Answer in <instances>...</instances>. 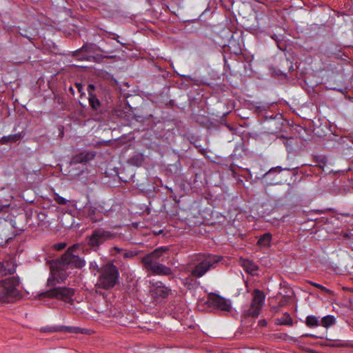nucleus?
<instances>
[{
    "instance_id": "obj_6",
    "label": "nucleus",
    "mask_w": 353,
    "mask_h": 353,
    "mask_svg": "<svg viewBox=\"0 0 353 353\" xmlns=\"http://www.w3.org/2000/svg\"><path fill=\"white\" fill-rule=\"evenodd\" d=\"M206 303L210 307L224 312H230L232 308L231 302L229 300L214 293L208 296Z\"/></svg>"
},
{
    "instance_id": "obj_31",
    "label": "nucleus",
    "mask_w": 353,
    "mask_h": 353,
    "mask_svg": "<svg viewBox=\"0 0 353 353\" xmlns=\"http://www.w3.org/2000/svg\"><path fill=\"white\" fill-rule=\"evenodd\" d=\"M54 200L59 205H65L67 203V200L59 194H55Z\"/></svg>"
},
{
    "instance_id": "obj_13",
    "label": "nucleus",
    "mask_w": 353,
    "mask_h": 353,
    "mask_svg": "<svg viewBox=\"0 0 353 353\" xmlns=\"http://www.w3.org/2000/svg\"><path fill=\"white\" fill-rule=\"evenodd\" d=\"M16 271V267L12 262L6 261V263L0 261V275L6 276L12 274Z\"/></svg>"
},
{
    "instance_id": "obj_23",
    "label": "nucleus",
    "mask_w": 353,
    "mask_h": 353,
    "mask_svg": "<svg viewBox=\"0 0 353 353\" xmlns=\"http://www.w3.org/2000/svg\"><path fill=\"white\" fill-rule=\"evenodd\" d=\"M335 323V319L332 316H324L321 319V325L325 327H328L329 326H331L334 325Z\"/></svg>"
},
{
    "instance_id": "obj_10",
    "label": "nucleus",
    "mask_w": 353,
    "mask_h": 353,
    "mask_svg": "<svg viewBox=\"0 0 353 353\" xmlns=\"http://www.w3.org/2000/svg\"><path fill=\"white\" fill-rule=\"evenodd\" d=\"M65 267L63 266V263L59 260L57 261L55 267H52V279L48 280V286L54 285L55 280L57 283H61L65 281L68 276L67 273L64 271Z\"/></svg>"
},
{
    "instance_id": "obj_34",
    "label": "nucleus",
    "mask_w": 353,
    "mask_h": 353,
    "mask_svg": "<svg viewBox=\"0 0 353 353\" xmlns=\"http://www.w3.org/2000/svg\"><path fill=\"white\" fill-rule=\"evenodd\" d=\"M66 243L63 242L54 245L53 248L56 250H61L64 249L66 247Z\"/></svg>"
},
{
    "instance_id": "obj_8",
    "label": "nucleus",
    "mask_w": 353,
    "mask_h": 353,
    "mask_svg": "<svg viewBox=\"0 0 353 353\" xmlns=\"http://www.w3.org/2000/svg\"><path fill=\"white\" fill-rule=\"evenodd\" d=\"M96 156L94 151L83 150L72 156L70 165V166L75 165L77 164L87 165L92 161Z\"/></svg>"
},
{
    "instance_id": "obj_40",
    "label": "nucleus",
    "mask_w": 353,
    "mask_h": 353,
    "mask_svg": "<svg viewBox=\"0 0 353 353\" xmlns=\"http://www.w3.org/2000/svg\"><path fill=\"white\" fill-rule=\"evenodd\" d=\"M286 304H287V301L286 300H281V301H279L278 305L280 307H282L285 306Z\"/></svg>"
},
{
    "instance_id": "obj_24",
    "label": "nucleus",
    "mask_w": 353,
    "mask_h": 353,
    "mask_svg": "<svg viewBox=\"0 0 353 353\" xmlns=\"http://www.w3.org/2000/svg\"><path fill=\"white\" fill-rule=\"evenodd\" d=\"M305 323L308 327H315L320 325L318 318L314 316H307Z\"/></svg>"
},
{
    "instance_id": "obj_18",
    "label": "nucleus",
    "mask_w": 353,
    "mask_h": 353,
    "mask_svg": "<svg viewBox=\"0 0 353 353\" xmlns=\"http://www.w3.org/2000/svg\"><path fill=\"white\" fill-rule=\"evenodd\" d=\"M21 139V133H17L14 134H10L8 136H3L0 139V143L6 144L9 142H16Z\"/></svg>"
},
{
    "instance_id": "obj_38",
    "label": "nucleus",
    "mask_w": 353,
    "mask_h": 353,
    "mask_svg": "<svg viewBox=\"0 0 353 353\" xmlns=\"http://www.w3.org/2000/svg\"><path fill=\"white\" fill-rule=\"evenodd\" d=\"M90 270H97L98 272H100V270L99 268V266H98V265L97 264V263L95 261L90 262Z\"/></svg>"
},
{
    "instance_id": "obj_35",
    "label": "nucleus",
    "mask_w": 353,
    "mask_h": 353,
    "mask_svg": "<svg viewBox=\"0 0 353 353\" xmlns=\"http://www.w3.org/2000/svg\"><path fill=\"white\" fill-rule=\"evenodd\" d=\"M268 108H269V106L268 105H257L256 107V110L259 112H262L265 111L267 109H268Z\"/></svg>"
},
{
    "instance_id": "obj_39",
    "label": "nucleus",
    "mask_w": 353,
    "mask_h": 353,
    "mask_svg": "<svg viewBox=\"0 0 353 353\" xmlns=\"http://www.w3.org/2000/svg\"><path fill=\"white\" fill-rule=\"evenodd\" d=\"M95 87L94 85L92 84H90L88 87V94H90V93H92V92L94 90Z\"/></svg>"
},
{
    "instance_id": "obj_9",
    "label": "nucleus",
    "mask_w": 353,
    "mask_h": 353,
    "mask_svg": "<svg viewBox=\"0 0 353 353\" xmlns=\"http://www.w3.org/2000/svg\"><path fill=\"white\" fill-rule=\"evenodd\" d=\"M2 288L5 290L8 299L17 295V286L19 285V279L16 276L9 277L0 281Z\"/></svg>"
},
{
    "instance_id": "obj_29",
    "label": "nucleus",
    "mask_w": 353,
    "mask_h": 353,
    "mask_svg": "<svg viewBox=\"0 0 353 353\" xmlns=\"http://www.w3.org/2000/svg\"><path fill=\"white\" fill-rule=\"evenodd\" d=\"M138 254V252L132 250H123V256L125 259H131Z\"/></svg>"
},
{
    "instance_id": "obj_20",
    "label": "nucleus",
    "mask_w": 353,
    "mask_h": 353,
    "mask_svg": "<svg viewBox=\"0 0 353 353\" xmlns=\"http://www.w3.org/2000/svg\"><path fill=\"white\" fill-rule=\"evenodd\" d=\"M90 48V46L88 45H84L80 49L76 50L73 53V56L78 57L79 60H88L87 55H81L82 52H88L89 49Z\"/></svg>"
},
{
    "instance_id": "obj_22",
    "label": "nucleus",
    "mask_w": 353,
    "mask_h": 353,
    "mask_svg": "<svg viewBox=\"0 0 353 353\" xmlns=\"http://www.w3.org/2000/svg\"><path fill=\"white\" fill-rule=\"evenodd\" d=\"M88 101L91 108L94 110H97L101 105L100 101L98 99L96 95L92 93H90Z\"/></svg>"
},
{
    "instance_id": "obj_45",
    "label": "nucleus",
    "mask_w": 353,
    "mask_h": 353,
    "mask_svg": "<svg viewBox=\"0 0 353 353\" xmlns=\"http://www.w3.org/2000/svg\"><path fill=\"white\" fill-rule=\"evenodd\" d=\"M262 324H263V325H265L266 324L265 321H263L262 322Z\"/></svg>"
},
{
    "instance_id": "obj_44",
    "label": "nucleus",
    "mask_w": 353,
    "mask_h": 353,
    "mask_svg": "<svg viewBox=\"0 0 353 353\" xmlns=\"http://www.w3.org/2000/svg\"><path fill=\"white\" fill-rule=\"evenodd\" d=\"M305 336H310V337H316L314 335H313V334H305Z\"/></svg>"
},
{
    "instance_id": "obj_12",
    "label": "nucleus",
    "mask_w": 353,
    "mask_h": 353,
    "mask_svg": "<svg viewBox=\"0 0 353 353\" xmlns=\"http://www.w3.org/2000/svg\"><path fill=\"white\" fill-rule=\"evenodd\" d=\"M144 268L155 275L170 276L172 274L170 268L159 262L143 265Z\"/></svg>"
},
{
    "instance_id": "obj_30",
    "label": "nucleus",
    "mask_w": 353,
    "mask_h": 353,
    "mask_svg": "<svg viewBox=\"0 0 353 353\" xmlns=\"http://www.w3.org/2000/svg\"><path fill=\"white\" fill-rule=\"evenodd\" d=\"M57 330V326L56 327H50L46 326L41 328V331L43 332H59Z\"/></svg>"
},
{
    "instance_id": "obj_25",
    "label": "nucleus",
    "mask_w": 353,
    "mask_h": 353,
    "mask_svg": "<svg viewBox=\"0 0 353 353\" xmlns=\"http://www.w3.org/2000/svg\"><path fill=\"white\" fill-rule=\"evenodd\" d=\"M243 265L245 266L246 271L250 273H252L258 270L257 265L248 260L244 261Z\"/></svg>"
},
{
    "instance_id": "obj_17",
    "label": "nucleus",
    "mask_w": 353,
    "mask_h": 353,
    "mask_svg": "<svg viewBox=\"0 0 353 353\" xmlns=\"http://www.w3.org/2000/svg\"><path fill=\"white\" fill-rule=\"evenodd\" d=\"M275 323L280 325L292 326L293 325V320L288 312H285L281 318L275 320Z\"/></svg>"
},
{
    "instance_id": "obj_37",
    "label": "nucleus",
    "mask_w": 353,
    "mask_h": 353,
    "mask_svg": "<svg viewBox=\"0 0 353 353\" xmlns=\"http://www.w3.org/2000/svg\"><path fill=\"white\" fill-rule=\"evenodd\" d=\"M73 333H81V334H85L87 333V330L85 329H82L79 327H73Z\"/></svg>"
},
{
    "instance_id": "obj_2",
    "label": "nucleus",
    "mask_w": 353,
    "mask_h": 353,
    "mask_svg": "<svg viewBox=\"0 0 353 353\" xmlns=\"http://www.w3.org/2000/svg\"><path fill=\"white\" fill-rule=\"evenodd\" d=\"M200 261L197 265L191 271V275L196 278L203 276L210 268L218 263L221 257L217 255H201L198 256Z\"/></svg>"
},
{
    "instance_id": "obj_41",
    "label": "nucleus",
    "mask_w": 353,
    "mask_h": 353,
    "mask_svg": "<svg viewBox=\"0 0 353 353\" xmlns=\"http://www.w3.org/2000/svg\"><path fill=\"white\" fill-rule=\"evenodd\" d=\"M21 35L23 37L28 39L29 40L32 39L31 35H29L26 32H21Z\"/></svg>"
},
{
    "instance_id": "obj_26",
    "label": "nucleus",
    "mask_w": 353,
    "mask_h": 353,
    "mask_svg": "<svg viewBox=\"0 0 353 353\" xmlns=\"http://www.w3.org/2000/svg\"><path fill=\"white\" fill-rule=\"evenodd\" d=\"M326 345L329 347H345L347 345V343L340 340H330Z\"/></svg>"
},
{
    "instance_id": "obj_16",
    "label": "nucleus",
    "mask_w": 353,
    "mask_h": 353,
    "mask_svg": "<svg viewBox=\"0 0 353 353\" xmlns=\"http://www.w3.org/2000/svg\"><path fill=\"white\" fill-rule=\"evenodd\" d=\"M271 241L272 234L270 232H266L259 237L257 245L260 247L268 248L270 246Z\"/></svg>"
},
{
    "instance_id": "obj_36",
    "label": "nucleus",
    "mask_w": 353,
    "mask_h": 353,
    "mask_svg": "<svg viewBox=\"0 0 353 353\" xmlns=\"http://www.w3.org/2000/svg\"><path fill=\"white\" fill-rule=\"evenodd\" d=\"M79 248V245L74 244L70 248H68V250L65 252H69V254H73L74 252L76 251V250Z\"/></svg>"
},
{
    "instance_id": "obj_1",
    "label": "nucleus",
    "mask_w": 353,
    "mask_h": 353,
    "mask_svg": "<svg viewBox=\"0 0 353 353\" xmlns=\"http://www.w3.org/2000/svg\"><path fill=\"white\" fill-rule=\"evenodd\" d=\"M119 273L118 268L112 263H108L100 269V274L95 288L110 290L114 288L118 281Z\"/></svg>"
},
{
    "instance_id": "obj_21",
    "label": "nucleus",
    "mask_w": 353,
    "mask_h": 353,
    "mask_svg": "<svg viewBox=\"0 0 353 353\" xmlns=\"http://www.w3.org/2000/svg\"><path fill=\"white\" fill-rule=\"evenodd\" d=\"M144 161V157L142 154H137L129 159V163L134 166H140Z\"/></svg>"
},
{
    "instance_id": "obj_15",
    "label": "nucleus",
    "mask_w": 353,
    "mask_h": 353,
    "mask_svg": "<svg viewBox=\"0 0 353 353\" xmlns=\"http://www.w3.org/2000/svg\"><path fill=\"white\" fill-rule=\"evenodd\" d=\"M283 170V169L279 167V166H277V167H275V168H272L271 169H270L268 172H266L263 175V177L262 179H265V182L268 185H277L279 184V181H268V179L269 177H271V174H274L276 173H280L281 171Z\"/></svg>"
},
{
    "instance_id": "obj_11",
    "label": "nucleus",
    "mask_w": 353,
    "mask_h": 353,
    "mask_svg": "<svg viewBox=\"0 0 353 353\" xmlns=\"http://www.w3.org/2000/svg\"><path fill=\"white\" fill-rule=\"evenodd\" d=\"M168 251V248L166 246L157 248L143 256L141 259V262L143 265L157 263L161 259V257Z\"/></svg>"
},
{
    "instance_id": "obj_4",
    "label": "nucleus",
    "mask_w": 353,
    "mask_h": 353,
    "mask_svg": "<svg viewBox=\"0 0 353 353\" xmlns=\"http://www.w3.org/2000/svg\"><path fill=\"white\" fill-rule=\"evenodd\" d=\"M74 294V290L72 288L65 287L53 288L40 294L39 299L50 298L57 299L67 303L72 301V297Z\"/></svg>"
},
{
    "instance_id": "obj_3",
    "label": "nucleus",
    "mask_w": 353,
    "mask_h": 353,
    "mask_svg": "<svg viewBox=\"0 0 353 353\" xmlns=\"http://www.w3.org/2000/svg\"><path fill=\"white\" fill-rule=\"evenodd\" d=\"M114 237L115 234L112 232L103 228H97L92 231L90 235L87 236L85 239L87 244L96 250L105 241L113 239Z\"/></svg>"
},
{
    "instance_id": "obj_46",
    "label": "nucleus",
    "mask_w": 353,
    "mask_h": 353,
    "mask_svg": "<svg viewBox=\"0 0 353 353\" xmlns=\"http://www.w3.org/2000/svg\"><path fill=\"white\" fill-rule=\"evenodd\" d=\"M274 174H271V176H273ZM271 179H274V177H270Z\"/></svg>"
},
{
    "instance_id": "obj_32",
    "label": "nucleus",
    "mask_w": 353,
    "mask_h": 353,
    "mask_svg": "<svg viewBox=\"0 0 353 353\" xmlns=\"http://www.w3.org/2000/svg\"><path fill=\"white\" fill-rule=\"evenodd\" d=\"M8 299V297L5 290H3V288H2L1 285L0 284V302L6 301Z\"/></svg>"
},
{
    "instance_id": "obj_33",
    "label": "nucleus",
    "mask_w": 353,
    "mask_h": 353,
    "mask_svg": "<svg viewBox=\"0 0 353 353\" xmlns=\"http://www.w3.org/2000/svg\"><path fill=\"white\" fill-rule=\"evenodd\" d=\"M123 250H123L122 248L115 246V247L112 248L110 252L112 255L115 256L117 254L123 253Z\"/></svg>"
},
{
    "instance_id": "obj_43",
    "label": "nucleus",
    "mask_w": 353,
    "mask_h": 353,
    "mask_svg": "<svg viewBox=\"0 0 353 353\" xmlns=\"http://www.w3.org/2000/svg\"><path fill=\"white\" fill-rule=\"evenodd\" d=\"M8 206V205H0V212H2Z\"/></svg>"
},
{
    "instance_id": "obj_14",
    "label": "nucleus",
    "mask_w": 353,
    "mask_h": 353,
    "mask_svg": "<svg viewBox=\"0 0 353 353\" xmlns=\"http://www.w3.org/2000/svg\"><path fill=\"white\" fill-rule=\"evenodd\" d=\"M160 285L154 287L152 290V295L155 297H166L169 292L170 291L167 287L162 285V283L159 282Z\"/></svg>"
},
{
    "instance_id": "obj_28",
    "label": "nucleus",
    "mask_w": 353,
    "mask_h": 353,
    "mask_svg": "<svg viewBox=\"0 0 353 353\" xmlns=\"http://www.w3.org/2000/svg\"><path fill=\"white\" fill-rule=\"evenodd\" d=\"M73 327L70 326H65V325H60L57 326V330L59 332H67V333H73Z\"/></svg>"
},
{
    "instance_id": "obj_42",
    "label": "nucleus",
    "mask_w": 353,
    "mask_h": 353,
    "mask_svg": "<svg viewBox=\"0 0 353 353\" xmlns=\"http://www.w3.org/2000/svg\"><path fill=\"white\" fill-rule=\"evenodd\" d=\"M280 309H281V307L278 305L276 307H272L271 310L273 312L277 313L280 311Z\"/></svg>"
},
{
    "instance_id": "obj_7",
    "label": "nucleus",
    "mask_w": 353,
    "mask_h": 353,
    "mask_svg": "<svg viewBox=\"0 0 353 353\" xmlns=\"http://www.w3.org/2000/svg\"><path fill=\"white\" fill-rule=\"evenodd\" d=\"M63 263V266L81 269L85 265V261L83 259L79 257L78 255L74 254H69L65 252L59 259Z\"/></svg>"
},
{
    "instance_id": "obj_5",
    "label": "nucleus",
    "mask_w": 353,
    "mask_h": 353,
    "mask_svg": "<svg viewBox=\"0 0 353 353\" xmlns=\"http://www.w3.org/2000/svg\"><path fill=\"white\" fill-rule=\"evenodd\" d=\"M265 299V296L262 291L257 289L254 290L250 305L248 309L243 311V316L245 317H258L263 307Z\"/></svg>"
},
{
    "instance_id": "obj_19",
    "label": "nucleus",
    "mask_w": 353,
    "mask_h": 353,
    "mask_svg": "<svg viewBox=\"0 0 353 353\" xmlns=\"http://www.w3.org/2000/svg\"><path fill=\"white\" fill-rule=\"evenodd\" d=\"M85 211L87 216L93 222H97L99 219L97 217V209L93 206H86Z\"/></svg>"
},
{
    "instance_id": "obj_27",
    "label": "nucleus",
    "mask_w": 353,
    "mask_h": 353,
    "mask_svg": "<svg viewBox=\"0 0 353 353\" xmlns=\"http://www.w3.org/2000/svg\"><path fill=\"white\" fill-rule=\"evenodd\" d=\"M308 283L313 285L314 287L315 288H317L319 289H320L321 290H322L323 292H325L327 294H332V291H331L330 290L326 288L325 287L323 286L321 284H319L317 283H314L313 281H308Z\"/></svg>"
}]
</instances>
